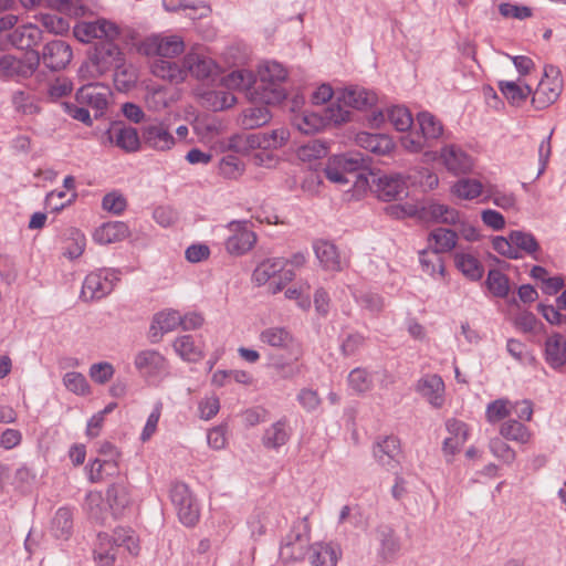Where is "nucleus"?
Instances as JSON below:
<instances>
[{
    "instance_id": "56",
    "label": "nucleus",
    "mask_w": 566,
    "mask_h": 566,
    "mask_svg": "<svg viewBox=\"0 0 566 566\" xmlns=\"http://www.w3.org/2000/svg\"><path fill=\"white\" fill-rule=\"evenodd\" d=\"M342 103L338 102V91H336L335 99L321 114L325 126L342 125L350 119V112Z\"/></svg>"
},
{
    "instance_id": "19",
    "label": "nucleus",
    "mask_w": 566,
    "mask_h": 566,
    "mask_svg": "<svg viewBox=\"0 0 566 566\" xmlns=\"http://www.w3.org/2000/svg\"><path fill=\"white\" fill-rule=\"evenodd\" d=\"M40 60L51 71L64 70L73 59V50L69 43L62 40L48 42L43 48Z\"/></svg>"
},
{
    "instance_id": "55",
    "label": "nucleus",
    "mask_w": 566,
    "mask_h": 566,
    "mask_svg": "<svg viewBox=\"0 0 566 566\" xmlns=\"http://www.w3.org/2000/svg\"><path fill=\"white\" fill-rule=\"evenodd\" d=\"M203 104L212 111H223L237 103L233 93L228 91H208L201 95Z\"/></svg>"
},
{
    "instance_id": "3",
    "label": "nucleus",
    "mask_w": 566,
    "mask_h": 566,
    "mask_svg": "<svg viewBox=\"0 0 566 566\" xmlns=\"http://www.w3.org/2000/svg\"><path fill=\"white\" fill-rule=\"evenodd\" d=\"M491 243L493 250L506 259L520 260L528 255L539 260L541 244L530 231L511 230L505 237H494Z\"/></svg>"
},
{
    "instance_id": "48",
    "label": "nucleus",
    "mask_w": 566,
    "mask_h": 566,
    "mask_svg": "<svg viewBox=\"0 0 566 566\" xmlns=\"http://www.w3.org/2000/svg\"><path fill=\"white\" fill-rule=\"evenodd\" d=\"M290 439L286 420H279L271 424L264 432L262 442L268 449H279Z\"/></svg>"
},
{
    "instance_id": "59",
    "label": "nucleus",
    "mask_w": 566,
    "mask_h": 566,
    "mask_svg": "<svg viewBox=\"0 0 566 566\" xmlns=\"http://www.w3.org/2000/svg\"><path fill=\"white\" fill-rule=\"evenodd\" d=\"M512 413V401L507 398H499L485 408V419L489 423H497L506 419Z\"/></svg>"
},
{
    "instance_id": "49",
    "label": "nucleus",
    "mask_w": 566,
    "mask_h": 566,
    "mask_svg": "<svg viewBox=\"0 0 566 566\" xmlns=\"http://www.w3.org/2000/svg\"><path fill=\"white\" fill-rule=\"evenodd\" d=\"M490 200L497 208L505 211H517L518 201L513 191L500 189L495 186L489 187L483 201Z\"/></svg>"
},
{
    "instance_id": "5",
    "label": "nucleus",
    "mask_w": 566,
    "mask_h": 566,
    "mask_svg": "<svg viewBox=\"0 0 566 566\" xmlns=\"http://www.w3.org/2000/svg\"><path fill=\"white\" fill-rule=\"evenodd\" d=\"M311 525L307 517L297 521L285 536L280 547V559L291 564L304 559L310 554Z\"/></svg>"
},
{
    "instance_id": "38",
    "label": "nucleus",
    "mask_w": 566,
    "mask_h": 566,
    "mask_svg": "<svg viewBox=\"0 0 566 566\" xmlns=\"http://www.w3.org/2000/svg\"><path fill=\"white\" fill-rule=\"evenodd\" d=\"M151 73L172 83H181L187 78L184 62L179 64L164 59H159L151 64Z\"/></svg>"
},
{
    "instance_id": "26",
    "label": "nucleus",
    "mask_w": 566,
    "mask_h": 566,
    "mask_svg": "<svg viewBox=\"0 0 566 566\" xmlns=\"http://www.w3.org/2000/svg\"><path fill=\"white\" fill-rule=\"evenodd\" d=\"M356 143L359 147L379 155H389L396 147L394 139L386 134H370L360 132L356 135Z\"/></svg>"
},
{
    "instance_id": "44",
    "label": "nucleus",
    "mask_w": 566,
    "mask_h": 566,
    "mask_svg": "<svg viewBox=\"0 0 566 566\" xmlns=\"http://www.w3.org/2000/svg\"><path fill=\"white\" fill-rule=\"evenodd\" d=\"M423 214L434 222L452 226L460 222L461 216L457 209L439 202H432L423 208Z\"/></svg>"
},
{
    "instance_id": "31",
    "label": "nucleus",
    "mask_w": 566,
    "mask_h": 566,
    "mask_svg": "<svg viewBox=\"0 0 566 566\" xmlns=\"http://www.w3.org/2000/svg\"><path fill=\"white\" fill-rule=\"evenodd\" d=\"M108 138L112 144L127 153L137 151L143 142L137 129L130 126L113 127L108 130Z\"/></svg>"
},
{
    "instance_id": "43",
    "label": "nucleus",
    "mask_w": 566,
    "mask_h": 566,
    "mask_svg": "<svg viewBox=\"0 0 566 566\" xmlns=\"http://www.w3.org/2000/svg\"><path fill=\"white\" fill-rule=\"evenodd\" d=\"M272 114L265 106H251L239 115L238 124L244 129H254L268 124Z\"/></svg>"
},
{
    "instance_id": "64",
    "label": "nucleus",
    "mask_w": 566,
    "mask_h": 566,
    "mask_svg": "<svg viewBox=\"0 0 566 566\" xmlns=\"http://www.w3.org/2000/svg\"><path fill=\"white\" fill-rule=\"evenodd\" d=\"M486 286L496 297H506L510 292L509 277L496 269L489 271Z\"/></svg>"
},
{
    "instance_id": "41",
    "label": "nucleus",
    "mask_w": 566,
    "mask_h": 566,
    "mask_svg": "<svg viewBox=\"0 0 566 566\" xmlns=\"http://www.w3.org/2000/svg\"><path fill=\"white\" fill-rule=\"evenodd\" d=\"M450 192L460 200L471 201L484 193V186L479 179L465 177L457 180Z\"/></svg>"
},
{
    "instance_id": "1",
    "label": "nucleus",
    "mask_w": 566,
    "mask_h": 566,
    "mask_svg": "<svg viewBox=\"0 0 566 566\" xmlns=\"http://www.w3.org/2000/svg\"><path fill=\"white\" fill-rule=\"evenodd\" d=\"M291 138L290 129L277 127L271 130L258 133L233 134L221 144L223 151L230 150L242 155H248L254 149H269L276 151L285 147Z\"/></svg>"
},
{
    "instance_id": "32",
    "label": "nucleus",
    "mask_w": 566,
    "mask_h": 566,
    "mask_svg": "<svg viewBox=\"0 0 566 566\" xmlns=\"http://www.w3.org/2000/svg\"><path fill=\"white\" fill-rule=\"evenodd\" d=\"M545 360L554 369L566 364V337L560 333H553L546 338Z\"/></svg>"
},
{
    "instance_id": "15",
    "label": "nucleus",
    "mask_w": 566,
    "mask_h": 566,
    "mask_svg": "<svg viewBox=\"0 0 566 566\" xmlns=\"http://www.w3.org/2000/svg\"><path fill=\"white\" fill-rule=\"evenodd\" d=\"M363 166L364 158L360 154L347 153L331 157L324 171L329 181L344 185L348 182L347 175L358 171Z\"/></svg>"
},
{
    "instance_id": "10",
    "label": "nucleus",
    "mask_w": 566,
    "mask_h": 566,
    "mask_svg": "<svg viewBox=\"0 0 566 566\" xmlns=\"http://www.w3.org/2000/svg\"><path fill=\"white\" fill-rule=\"evenodd\" d=\"M118 280L119 272L114 269H99L91 272L84 279L81 297L86 302L101 300L113 291Z\"/></svg>"
},
{
    "instance_id": "63",
    "label": "nucleus",
    "mask_w": 566,
    "mask_h": 566,
    "mask_svg": "<svg viewBox=\"0 0 566 566\" xmlns=\"http://www.w3.org/2000/svg\"><path fill=\"white\" fill-rule=\"evenodd\" d=\"M174 101L169 90L163 86L153 87L146 95L147 107L154 112H160Z\"/></svg>"
},
{
    "instance_id": "14",
    "label": "nucleus",
    "mask_w": 566,
    "mask_h": 566,
    "mask_svg": "<svg viewBox=\"0 0 566 566\" xmlns=\"http://www.w3.org/2000/svg\"><path fill=\"white\" fill-rule=\"evenodd\" d=\"M185 50V43L178 35L153 34L147 36L139 51L147 56H159L164 60L174 59Z\"/></svg>"
},
{
    "instance_id": "23",
    "label": "nucleus",
    "mask_w": 566,
    "mask_h": 566,
    "mask_svg": "<svg viewBox=\"0 0 566 566\" xmlns=\"http://www.w3.org/2000/svg\"><path fill=\"white\" fill-rule=\"evenodd\" d=\"M184 65L186 74H190L196 78H207L219 72V65L206 53L190 50L184 56Z\"/></svg>"
},
{
    "instance_id": "28",
    "label": "nucleus",
    "mask_w": 566,
    "mask_h": 566,
    "mask_svg": "<svg viewBox=\"0 0 566 566\" xmlns=\"http://www.w3.org/2000/svg\"><path fill=\"white\" fill-rule=\"evenodd\" d=\"M314 253L319 264L327 271L339 272L344 268V262L334 243L327 240H316L313 243Z\"/></svg>"
},
{
    "instance_id": "42",
    "label": "nucleus",
    "mask_w": 566,
    "mask_h": 566,
    "mask_svg": "<svg viewBox=\"0 0 566 566\" xmlns=\"http://www.w3.org/2000/svg\"><path fill=\"white\" fill-rule=\"evenodd\" d=\"M256 77L250 70H235L221 78V84L231 91L250 92L252 86L256 84Z\"/></svg>"
},
{
    "instance_id": "21",
    "label": "nucleus",
    "mask_w": 566,
    "mask_h": 566,
    "mask_svg": "<svg viewBox=\"0 0 566 566\" xmlns=\"http://www.w3.org/2000/svg\"><path fill=\"white\" fill-rule=\"evenodd\" d=\"M416 391L433 408H441L446 400L443 379L437 374L422 376L416 385Z\"/></svg>"
},
{
    "instance_id": "17",
    "label": "nucleus",
    "mask_w": 566,
    "mask_h": 566,
    "mask_svg": "<svg viewBox=\"0 0 566 566\" xmlns=\"http://www.w3.org/2000/svg\"><path fill=\"white\" fill-rule=\"evenodd\" d=\"M370 188L384 201L398 200L407 195L406 180L400 174H371Z\"/></svg>"
},
{
    "instance_id": "34",
    "label": "nucleus",
    "mask_w": 566,
    "mask_h": 566,
    "mask_svg": "<svg viewBox=\"0 0 566 566\" xmlns=\"http://www.w3.org/2000/svg\"><path fill=\"white\" fill-rule=\"evenodd\" d=\"M42 39V31L39 27L28 23L15 28L9 35L8 41L18 49H30L36 45Z\"/></svg>"
},
{
    "instance_id": "53",
    "label": "nucleus",
    "mask_w": 566,
    "mask_h": 566,
    "mask_svg": "<svg viewBox=\"0 0 566 566\" xmlns=\"http://www.w3.org/2000/svg\"><path fill=\"white\" fill-rule=\"evenodd\" d=\"M417 123L424 140L438 139L443 134L442 123L429 112L419 113Z\"/></svg>"
},
{
    "instance_id": "27",
    "label": "nucleus",
    "mask_w": 566,
    "mask_h": 566,
    "mask_svg": "<svg viewBox=\"0 0 566 566\" xmlns=\"http://www.w3.org/2000/svg\"><path fill=\"white\" fill-rule=\"evenodd\" d=\"M446 428L449 436L443 441V451L449 454H455L469 439V427L461 420L449 419L446 422Z\"/></svg>"
},
{
    "instance_id": "7",
    "label": "nucleus",
    "mask_w": 566,
    "mask_h": 566,
    "mask_svg": "<svg viewBox=\"0 0 566 566\" xmlns=\"http://www.w3.org/2000/svg\"><path fill=\"white\" fill-rule=\"evenodd\" d=\"M224 229L229 232L224 240V249L232 256H242L256 244L258 237L247 220H232Z\"/></svg>"
},
{
    "instance_id": "36",
    "label": "nucleus",
    "mask_w": 566,
    "mask_h": 566,
    "mask_svg": "<svg viewBox=\"0 0 566 566\" xmlns=\"http://www.w3.org/2000/svg\"><path fill=\"white\" fill-rule=\"evenodd\" d=\"M499 432L503 439L518 444H528L533 441L534 437L532 430L516 419H507L503 421L500 426Z\"/></svg>"
},
{
    "instance_id": "12",
    "label": "nucleus",
    "mask_w": 566,
    "mask_h": 566,
    "mask_svg": "<svg viewBox=\"0 0 566 566\" xmlns=\"http://www.w3.org/2000/svg\"><path fill=\"white\" fill-rule=\"evenodd\" d=\"M74 36L82 43H91L94 40L114 42L120 34L119 27L105 18L95 21H80L73 27Z\"/></svg>"
},
{
    "instance_id": "16",
    "label": "nucleus",
    "mask_w": 566,
    "mask_h": 566,
    "mask_svg": "<svg viewBox=\"0 0 566 566\" xmlns=\"http://www.w3.org/2000/svg\"><path fill=\"white\" fill-rule=\"evenodd\" d=\"M142 140L146 147L157 151L170 150L176 144L170 125L164 120H154L144 125Z\"/></svg>"
},
{
    "instance_id": "9",
    "label": "nucleus",
    "mask_w": 566,
    "mask_h": 566,
    "mask_svg": "<svg viewBox=\"0 0 566 566\" xmlns=\"http://www.w3.org/2000/svg\"><path fill=\"white\" fill-rule=\"evenodd\" d=\"M39 63V53L34 51L21 56L4 54L0 57V77L17 82L29 78L36 71Z\"/></svg>"
},
{
    "instance_id": "2",
    "label": "nucleus",
    "mask_w": 566,
    "mask_h": 566,
    "mask_svg": "<svg viewBox=\"0 0 566 566\" xmlns=\"http://www.w3.org/2000/svg\"><path fill=\"white\" fill-rule=\"evenodd\" d=\"M286 266L287 261L284 258H266L254 268L251 282L258 287L266 285L269 293L277 294L282 292L295 276L294 271L286 269Z\"/></svg>"
},
{
    "instance_id": "18",
    "label": "nucleus",
    "mask_w": 566,
    "mask_h": 566,
    "mask_svg": "<svg viewBox=\"0 0 566 566\" xmlns=\"http://www.w3.org/2000/svg\"><path fill=\"white\" fill-rule=\"evenodd\" d=\"M375 461L386 470H396L400 465L402 451L400 441L395 436H387L373 446Z\"/></svg>"
},
{
    "instance_id": "58",
    "label": "nucleus",
    "mask_w": 566,
    "mask_h": 566,
    "mask_svg": "<svg viewBox=\"0 0 566 566\" xmlns=\"http://www.w3.org/2000/svg\"><path fill=\"white\" fill-rule=\"evenodd\" d=\"M387 120L398 132H408L413 124L410 111L401 105H394L387 108Z\"/></svg>"
},
{
    "instance_id": "20",
    "label": "nucleus",
    "mask_w": 566,
    "mask_h": 566,
    "mask_svg": "<svg viewBox=\"0 0 566 566\" xmlns=\"http://www.w3.org/2000/svg\"><path fill=\"white\" fill-rule=\"evenodd\" d=\"M439 159L454 176L469 174L474 168V159L457 145L443 146L439 151Z\"/></svg>"
},
{
    "instance_id": "50",
    "label": "nucleus",
    "mask_w": 566,
    "mask_h": 566,
    "mask_svg": "<svg viewBox=\"0 0 566 566\" xmlns=\"http://www.w3.org/2000/svg\"><path fill=\"white\" fill-rule=\"evenodd\" d=\"M419 262L422 271L433 279L444 277L446 269L440 254L428 249L419 253Z\"/></svg>"
},
{
    "instance_id": "61",
    "label": "nucleus",
    "mask_w": 566,
    "mask_h": 566,
    "mask_svg": "<svg viewBox=\"0 0 566 566\" xmlns=\"http://www.w3.org/2000/svg\"><path fill=\"white\" fill-rule=\"evenodd\" d=\"M244 170V163L235 155H226L219 161V174L227 179L235 180L243 175Z\"/></svg>"
},
{
    "instance_id": "60",
    "label": "nucleus",
    "mask_w": 566,
    "mask_h": 566,
    "mask_svg": "<svg viewBox=\"0 0 566 566\" xmlns=\"http://www.w3.org/2000/svg\"><path fill=\"white\" fill-rule=\"evenodd\" d=\"M11 102L15 112L23 115H35L41 111L36 98L23 91H15Z\"/></svg>"
},
{
    "instance_id": "52",
    "label": "nucleus",
    "mask_w": 566,
    "mask_h": 566,
    "mask_svg": "<svg viewBox=\"0 0 566 566\" xmlns=\"http://www.w3.org/2000/svg\"><path fill=\"white\" fill-rule=\"evenodd\" d=\"M286 300L294 301L298 308L308 311L312 305L311 285L307 281H300L284 291Z\"/></svg>"
},
{
    "instance_id": "51",
    "label": "nucleus",
    "mask_w": 566,
    "mask_h": 566,
    "mask_svg": "<svg viewBox=\"0 0 566 566\" xmlns=\"http://www.w3.org/2000/svg\"><path fill=\"white\" fill-rule=\"evenodd\" d=\"M105 62L102 55L92 54L86 61H84L77 70L78 80L88 82L98 78L107 72Z\"/></svg>"
},
{
    "instance_id": "25",
    "label": "nucleus",
    "mask_w": 566,
    "mask_h": 566,
    "mask_svg": "<svg viewBox=\"0 0 566 566\" xmlns=\"http://www.w3.org/2000/svg\"><path fill=\"white\" fill-rule=\"evenodd\" d=\"M337 91L338 102H343L345 106L356 109H364L373 106L377 101L376 94L365 87L348 86Z\"/></svg>"
},
{
    "instance_id": "45",
    "label": "nucleus",
    "mask_w": 566,
    "mask_h": 566,
    "mask_svg": "<svg viewBox=\"0 0 566 566\" xmlns=\"http://www.w3.org/2000/svg\"><path fill=\"white\" fill-rule=\"evenodd\" d=\"M113 542L117 547H124V549L132 556H137L140 552V541L136 532L129 527H116L111 535Z\"/></svg>"
},
{
    "instance_id": "24",
    "label": "nucleus",
    "mask_w": 566,
    "mask_h": 566,
    "mask_svg": "<svg viewBox=\"0 0 566 566\" xmlns=\"http://www.w3.org/2000/svg\"><path fill=\"white\" fill-rule=\"evenodd\" d=\"M181 314L176 310H164L157 313L149 327V338L153 343L161 339L163 335L179 327Z\"/></svg>"
},
{
    "instance_id": "13",
    "label": "nucleus",
    "mask_w": 566,
    "mask_h": 566,
    "mask_svg": "<svg viewBox=\"0 0 566 566\" xmlns=\"http://www.w3.org/2000/svg\"><path fill=\"white\" fill-rule=\"evenodd\" d=\"M134 366L149 384H159L169 375L166 357L155 349H144L136 354Z\"/></svg>"
},
{
    "instance_id": "22",
    "label": "nucleus",
    "mask_w": 566,
    "mask_h": 566,
    "mask_svg": "<svg viewBox=\"0 0 566 566\" xmlns=\"http://www.w3.org/2000/svg\"><path fill=\"white\" fill-rule=\"evenodd\" d=\"M109 96V87L97 82L82 85L75 94L76 102L80 105L92 107L99 113H103L107 107Z\"/></svg>"
},
{
    "instance_id": "35",
    "label": "nucleus",
    "mask_w": 566,
    "mask_h": 566,
    "mask_svg": "<svg viewBox=\"0 0 566 566\" xmlns=\"http://www.w3.org/2000/svg\"><path fill=\"white\" fill-rule=\"evenodd\" d=\"M87 479L92 483L102 482L118 473V461L115 458H96L85 467Z\"/></svg>"
},
{
    "instance_id": "8",
    "label": "nucleus",
    "mask_w": 566,
    "mask_h": 566,
    "mask_svg": "<svg viewBox=\"0 0 566 566\" xmlns=\"http://www.w3.org/2000/svg\"><path fill=\"white\" fill-rule=\"evenodd\" d=\"M261 344L271 348L283 350L291 360H298L303 355L301 342L284 326H269L259 334Z\"/></svg>"
},
{
    "instance_id": "40",
    "label": "nucleus",
    "mask_w": 566,
    "mask_h": 566,
    "mask_svg": "<svg viewBox=\"0 0 566 566\" xmlns=\"http://www.w3.org/2000/svg\"><path fill=\"white\" fill-rule=\"evenodd\" d=\"M116 546L107 533H99L94 548V562L97 566H114Z\"/></svg>"
},
{
    "instance_id": "29",
    "label": "nucleus",
    "mask_w": 566,
    "mask_h": 566,
    "mask_svg": "<svg viewBox=\"0 0 566 566\" xmlns=\"http://www.w3.org/2000/svg\"><path fill=\"white\" fill-rule=\"evenodd\" d=\"M340 555L337 545L316 542L310 547L308 560L312 566H337Z\"/></svg>"
},
{
    "instance_id": "62",
    "label": "nucleus",
    "mask_w": 566,
    "mask_h": 566,
    "mask_svg": "<svg viewBox=\"0 0 566 566\" xmlns=\"http://www.w3.org/2000/svg\"><path fill=\"white\" fill-rule=\"evenodd\" d=\"M63 385L65 388L77 396H88L92 388L85 376L78 371H69L63 376Z\"/></svg>"
},
{
    "instance_id": "54",
    "label": "nucleus",
    "mask_w": 566,
    "mask_h": 566,
    "mask_svg": "<svg viewBox=\"0 0 566 566\" xmlns=\"http://www.w3.org/2000/svg\"><path fill=\"white\" fill-rule=\"evenodd\" d=\"M73 528V512L69 507H61L52 520V533L56 538L67 539Z\"/></svg>"
},
{
    "instance_id": "6",
    "label": "nucleus",
    "mask_w": 566,
    "mask_h": 566,
    "mask_svg": "<svg viewBox=\"0 0 566 566\" xmlns=\"http://www.w3.org/2000/svg\"><path fill=\"white\" fill-rule=\"evenodd\" d=\"M170 499L179 522L186 527L196 526L200 520V504L190 488L181 482L175 483Z\"/></svg>"
},
{
    "instance_id": "33",
    "label": "nucleus",
    "mask_w": 566,
    "mask_h": 566,
    "mask_svg": "<svg viewBox=\"0 0 566 566\" xmlns=\"http://www.w3.org/2000/svg\"><path fill=\"white\" fill-rule=\"evenodd\" d=\"M455 268L470 281H480L484 274L482 262L471 252L458 251L453 255Z\"/></svg>"
},
{
    "instance_id": "57",
    "label": "nucleus",
    "mask_w": 566,
    "mask_h": 566,
    "mask_svg": "<svg viewBox=\"0 0 566 566\" xmlns=\"http://www.w3.org/2000/svg\"><path fill=\"white\" fill-rule=\"evenodd\" d=\"M293 125L304 134H314L326 127L321 114L307 111L295 115L293 117Z\"/></svg>"
},
{
    "instance_id": "11",
    "label": "nucleus",
    "mask_w": 566,
    "mask_h": 566,
    "mask_svg": "<svg viewBox=\"0 0 566 566\" xmlns=\"http://www.w3.org/2000/svg\"><path fill=\"white\" fill-rule=\"evenodd\" d=\"M563 91V78L557 67L547 65L536 90L533 93L532 103L535 108L544 109L554 104Z\"/></svg>"
},
{
    "instance_id": "37",
    "label": "nucleus",
    "mask_w": 566,
    "mask_h": 566,
    "mask_svg": "<svg viewBox=\"0 0 566 566\" xmlns=\"http://www.w3.org/2000/svg\"><path fill=\"white\" fill-rule=\"evenodd\" d=\"M172 348L182 360L188 363H197L205 355L203 346L198 344L191 335L177 337Z\"/></svg>"
},
{
    "instance_id": "39",
    "label": "nucleus",
    "mask_w": 566,
    "mask_h": 566,
    "mask_svg": "<svg viewBox=\"0 0 566 566\" xmlns=\"http://www.w3.org/2000/svg\"><path fill=\"white\" fill-rule=\"evenodd\" d=\"M457 242V232L446 228H437L428 237L429 249L438 254L450 252L455 248Z\"/></svg>"
},
{
    "instance_id": "46",
    "label": "nucleus",
    "mask_w": 566,
    "mask_h": 566,
    "mask_svg": "<svg viewBox=\"0 0 566 566\" xmlns=\"http://www.w3.org/2000/svg\"><path fill=\"white\" fill-rule=\"evenodd\" d=\"M499 90L513 106L522 105L532 93V88L528 85L514 81H500Z\"/></svg>"
},
{
    "instance_id": "4",
    "label": "nucleus",
    "mask_w": 566,
    "mask_h": 566,
    "mask_svg": "<svg viewBox=\"0 0 566 566\" xmlns=\"http://www.w3.org/2000/svg\"><path fill=\"white\" fill-rule=\"evenodd\" d=\"M287 72L282 64L274 61H266L258 69L259 85L255 96L251 98L268 105L281 103L286 97V92L281 83L286 78Z\"/></svg>"
},
{
    "instance_id": "30",
    "label": "nucleus",
    "mask_w": 566,
    "mask_h": 566,
    "mask_svg": "<svg viewBox=\"0 0 566 566\" xmlns=\"http://www.w3.org/2000/svg\"><path fill=\"white\" fill-rule=\"evenodd\" d=\"M129 235V229L122 221H109L101 224L93 232V240L97 244H112L125 240Z\"/></svg>"
},
{
    "instance_id": "47",
    "label": "nucleus",
    "mask_w": 566,
    "mask_h": 566,
    "mask_svg": "<svg viewBox=\"0 0 566 566\" xmlns=\"http://www.w3.org/2000/svg\"><path fill=\"white\" fill-rule=\"evenodd\" d=\"M106 500L109 510L117 516L130 504L129 490L124 484H113L107 489Z\"/></svg>"
}]
</instances>
